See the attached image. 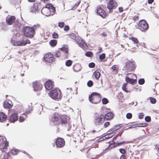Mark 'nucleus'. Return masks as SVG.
<instances>
[{
	"instance_id": "nucleus-1",
	"label": "nucleus",
	"mask_w": 159,
	"mask_h": 159,
	"mask_svg": "<svg viewBox=\"0 0 159 159\" xmlns=\"http://www.w3.org/2000/svg\"><path fill=\"white\" fill-rule=\"evenodd\" d=\"M55 9L53 6L51 4L46 5L45 7L42 9L41 13L43 15L48 16L52 15L54 13Z\"/></svg>"
},
{
	"instance_id": "nucleus-2",
	"label": "nucleus",
	"mask_w": 159,
	"mask_h": 159,
	"mask_svg": "<svg viewBox=\"0 0 159 159\" xmlns=\"http://www.w3.org/2000/svg\"><path fill=\"white\" fill-rule=\"evenodd\" d=\"M89 102L92 103H98L101 100V95L97 92H93L89 96Z\"/></svg>"
},
{
	"instance_id": "nucleus-3",
	"label": "nucleus",
	"mask_w": 159,
	"mask_h": 159,
	"mask_svg": "<svg viewBox=\"0 0 159 159\" xmlns=\"http://www.w3.org/2000/svg\"><path fill=\"white\" fill-rule=\"evenodd\" d=\"M136 68L135 63L134 61L127 60L124 67L125 70L127 72H131L135 70Z\"/></svg>"
},
{
	"instance_id": "nucleus-4",
	"label": "nucleus",
	"mask_w": 159,
	"mask_h": 159,
	"mask_svg": "<svg viewBox=\"0 0 159 159\" xmlns=\"http://www.w3.org/2000/svg\"><path fill=\"white\" fill-rule=\"evenodd\" d=\"M22 32L25 36L30 38H33L35 33L34 30L32 27L30 26L25 27L24 28Z\"/></svg>"
},
{
	"instance_id": "nucleus-5",
	"label": "nucleus",
	"mask_w": 159,
	"mask_h": 159,
	"mask_svg": "<svg viewBox=\"0 0 159 159\" xmlns=\"http://www.w3.org/2000/svg\"><path fill=\"white\" fill-rule=\"evenodd\" d=\"M50 97L52 98L57 100H60L62 97L61 92L58 89H54L52 90L50 92Z\"/></svg>"
},
{
	"instance_id": "nucleus-6",
	"label": "nucleus",
	"mask_w": 159,
	"mask_h": 159,
	"mask_svg": "<svg viewBox=\"0 0 159 159\" xmlns=\"http://www.w3.org/2000/svg\"><path fill=\"white\" fill-rule=\"evenodd\" d=\"M104 121V115L101 114L94 117L93 123L96 126H99L102 125Z\"/></svg>"
},
{
	"instance_id": "nucleus-7",
	"label": "nucleus",
	"mask_w": 159,
	"mask_h": 159,
	"mask_svg": "<svg viewBox=\"0 0 159 159\" xmlns=\"http://www.w3.org/2000/svg\"><path fill=\"white\" fill-rule=\"evenodd\" d=\"M60 115L58 113H55L52 116L50 119V120L55 125H59L60 124Z\"/></svg>"
},
{
	"instance_id": "nucleus-8",
	"label": "nucleus",
	"mask_w": 159,
	"mask_h": 159,
	"mask_svg": "<svg viewBox=\"0 0 159 159\" xmlns=\"http://www.w3.org/2000/svg\"><path fill=\"white\" fill-rule=\"evenodd\" d=\"M117 6V3L114 0H109L107 4V7L110 13H112L113 10L116 9Z\"/></svg>"
},
{
	"instance_id": "nucleus-9",
	"label": "nucleus",
	"mask_w": 159,
	"mask_h": 159,
	"mask_svg": "<svg viewBox=\"0 0 159 159\" xmlns=\"http://www.w3.org/2000/svg\"><path fill=\"white\" fill-rule=\"evenodd\" d=\"M139 28L142 31H144L148 28V25L146 20H140L138 24Z\"/></svg>"
},
{
	"instance_id": "nucleus-10",
	"label": "nucleus",
	"mask_w": 159,
	"mask_h": 159,
	"mask_svg": "<svg viewBox=\"0 0 159 159\" xmlns=\"http://www.w3.org/2000/svg\"><path fill=\"white\" fill-rule=\"evenodd\" d=\"M11 43L14 46H24L26 45L27 44H30V42L29 39H27L25 41H18L14 40H11Z\"/></svg>"
},
{
	"instance_id": "nucleus-11",
	"label": "nucleus",
	"mask_w": 159,
	"mask_h": 159,
	"mask_svg": "<svg viewBox=\"0 0 159 159\" xmlns=\"http://www.w3.org/2000/svg\"><path fill=\"white\" fill-rule=\"evenodd\" d=\"M54 143L57 147L59 148L63 147L65 146V144L64 139L60 137H58L56 139Z\"/></svg>"
},
{
	"instance_id": "nucleus-12",
	"label": "nucleus",
	"mask_w": 159,
	"mask_h": 159,
	"mask_svg": "<svg viewBox=\"0 0 159 159\" xmlns=\"http://www.w3.org/2000/svg\"><path fill=\"white\" fill-rule=\"evenodd\" d=\"M33 87L35 91H39L42 89L43 85L40 82L36 81L33 83Z\"/></svg>"
},
{
	"instance_id": "nucleus-13",
	"label": "nucleus",
	"mask_w": 159,
	"mask_h": 159,
	"mask_svg": "<svg viewBox=\"0 0 159 159\" xmlns=\"http://www.w3.org/2000/svg\"><path fill=\"white\" fill-rule=\"evenodd\" d=\"M122 126L120 125H116L113 126V128L110 129L108 132L109 133L108 134V135L110 136V137H111L112 136L114 135L115 134V131L120 129Z\"/></svg>"
},
{
	"instance_id": "nucleus-14",
	"label": "nucleus",
	"mask_w": 159,
	"mask_h": 159,
	"mask_svg": "<svg viewBox=\"0 0 159 159\" xmlns=\"http://www.w3.org/2000/svg\"><path fill=\"white\" fill-rule=\"evenodd\" d=\"M44 58L46 61L50 63L52 62L55 60L53 55L51 53L46 54Z\"/></svg>"
},
{
	"instance_id": "nucleus-15",
	"label": "nucleus",
	"mask_w": 159,
	"mask_h": 159,
	"mask_svg": "<svg viewBox=\"0 0 159 159\" xmlns=\"http://www.w3.org/2000/svg\"><path fill=\"white\" fill-rule=\"evenodd\" d=\"M97 13L103 18H105L107 14L100 6H98L97 7Z\"/></svg>"
},
{
	"instance_id": "nucleus-16",
	"label": "nucleus",
	"mask_w": 159,
	"mask_h": 159,
	"mask_svg": "<svg viewBox=\"0 0 159 159\" xmlns=\"http://www.w3.org/2000/svg\"><path fill=\"white\" fill-rule=\"evenodd\" d=\"M16 20L15 16L8 15L6 18V20L7 24L8 25H12Z\"/></svg>"
},
{
	"instance_id": "nucleus-17",
	"label": "nucleus",
	"mask_w": 159,
	"mask_h": 159,
	"mask_svg": "<svg viewBox=\"0 0 159 159\" xmlns=\"http://www.w3.org/2000/svg\"><path fill=\"white\" fill-rule=\"evenodd\" d=\"M54 82L53 81L48 80L44 84V86L45 88L48 90H50L53 88Z\"/></svg>"
},
{
	"instance_id": "nucleus-18",
	"label": "nucleus",
	"mask_w": 159,
	"mask_h": 159,
	"mask_svg": "<svg viewBox=\"0 0 159 159\" xmlns=\"http://www.w3.org/2000/svg\"><path fill=\"white\" fill-rule=\"evenodd\" d=\"M18 116L17 114L16 113H14L11 115L9 117V121L11 122H14L17 120Z\"/></svg>"
},
{
	"instance_id": "nucleus-19",
	"label": "nucleus",
	"mask_w": 159,
	"mask_h": 159,
	"mask_svg": "<svg viewBox=\"0 0 159 159\" xmlns=\"http://www.w3.org/2000/svg\"><path fill=\"white\" fill-rule=\"evenodd\" d=\"M59 49L65 53L64 57L68 58V55L69 54L68 48L67 47H64L60 48Z\"/></svg>"
},
{
	"instance_id": "nucleus-20",
	"label": "nucleus",
	"mask_w": 159,
	"mask_h": 159,
	"mask_svg": "<svg viewBox=\"0 0 159 159\" xmlns=\"http://www.w3.org/2000/svg\"><path fill=\"white\" fill-rule=\"evenodd\" d=\"M113 117L114 115L111 112L108 113L105 115H104V119L105 120H110L113 118Z\"/></svg>"
},
{
	"instance_id": "nucleus-21",
	"label": "nucleus",
	"mask_w": 159,
	"mask_h": 159,
	"mask_svg": "<svg viewBox=\"0 0 159 159\" xmlns=\"http://www.w3.org/2000/svg\"><path fill=\"white\" fill-rule=\"evenodd\" d=\"M60 124H65L67 123V116L65 115L60 116Z\"/></svg>"
},
{
	"instance_id": "nucleus-22",
	"label": "nucleus",
	"mask_w": 159,
	"mask_h": 159,
	"mask_svg": "<svg viewBox=\"0 0 159 159\" xmlns=\"http://www.w3.org/2000/svg\"><path fill=\"white\" fill-rule=\"evenodd\" d=\"M73 69L74 71L78 72L80 71L81 69V65L79 63L75 64L73 67Z\"/></svg>"
},
{
	"instance_id": "nucleus-23",
	"label": "nucleus",
	"mask_w": 159,
	"mask_h": 159,
	"mask_svg": "<svg viewBox=\"0 0 159 159\" xmlns=\"http://www.w3.org/2000/svg\"><path fill=\"white\" fill-rule=\"evenodd\" d=\"M8 146V142L0 145V150L2 152L6 151L7 149V147Z\"/></svg>"
},
{
	"instance_id": "nucleus-24",
	"label": "nucleus",
	"mask_w": 159,
	"mask_h": 159,
	"mask_svg": "<svg viewBox=\"0 0 159 159\" xmlns=\"http://www.w3.org/2000/svg\"><path fill=\"white\" fill-rule=\"evenodd\" d=\"M38 4L36 2L34 3L33 6L30 7V11L32 12H35L38 10Z\"/></svg>"
},
{
	"instance_id": "nucleus-25",
	"label": "nucleus",
	"mask_w": 159,
	"mask_h": 159,
	"mask_svg": "<svg viewBox=\"0 0 159 159\" xmlns=\"http://www.w3.org/2000/svg\"><path fill=\"white\" fill-rule=\"evenodd\" d=\"M125 80L127 83H128L132 84H134L137 81L136 80L130 79L128 76L125 77Z\"/></svg>"
},
{
	"instance_id": "nucleus-26",
	"label": "nucleus",
	"mask_w": 159,
	"mask_h": 159,
	"mask_svg": "<svg viewBox=\"0 0 159 159\" xmlns=\"http://www.w3.org/2000/svg\"><path fill=\"white\" fill-rule=\"evenodd\" d=\"M7 118V115L4 113L0 112V122H3Z\"/></svg>"
},
{
	"instance_id": "nucleus-27",
	"label": "nucleus",
	"mask_w": 159,
	"mask_h": 159,
	"mask_svg": "<svg viewBox=\"0 0 159 159\" xmlns=\"http://www.w3.org/2000/svg\"><path fill=\"white\" fill-rule=\"evenodd\" d=\"M3 106L5 108L9 109L11 108L12 107V105L7 101L4 102Z\"/></svg>"
},
{
	"instance_id": "nucleus-28",
	"label": "nucleus",
	"mask_w": 159,
	"mask_h": 159,
	"mask_svg": "<svg viewBox=\"0 0 159 159\" xmlns=\"http://www.w3.org/2000/svg\"><path fill=\"white\" fill-rule=\"evenodd\" d=\"M7 142H8L7 141V139L5 137L0 136V145Z\"/></svg>"
},
{
	"instance_id": "nucleus-29",
	"label": "nucleus",
	"mask_w": 159,
	"mask_h": 159,
	"mask_svg": "<svg viewBox=\"0 0 159 159\" xmlns=\"http://www.w3.org/2000/svg\"><path fill=\"white\" fill-rule=\"evenodd\" d=\"M57 44V40L55 39H52L49 42V44L52 47H54L56 46Z\"/></svg>"
},
{
	"instance_id": "nucleus-30",
	"label": "nucleus",
	"mask_w": 159,
	"mask_h": 159,
	"mask_svg": "<svg viewBox=\"0 0 159 159\" xmlns=\"http://www.w3.org/2000/svg\"><path fill=\"white\" fill-rule=\"evenodd\" d=\"M100 75V73L98 70L96 71L93 74L95 78L97 80L99 79Z\"/></svg>"
},
{
	"instance_id": "nucleus-31",
	"label": "nucleus",
	"mask_w": 159,
	"mask_h": 159,
	"mask_svg": "<svg viewBox=\"0 0 159 159\" xmlns=\"http://www.w3.org/2000/svg\"><path fill=\"white\" fill-rule=\"evenodd\" d=\"M14 23V26L16 28H19L20 27L21 24L20 22L18 21L15 20Z\"/></svg>"
},
{
	"instance_id": "nucleus-32",
	"label": "nucleus",
	"mask_w": 159,
	"mask_h": 159,
	"mask_svg": "<svg viewBox=\"0 0 159 159\" xmlns=\"http://www.w3.org/2000/svg\"><path fill=\"white\" fill-rule=\"evenodd\" d=\"M72 61L70 60H68L65 62V65L67 67L71 66L72 64Z\"/></svg>"
},
{
	"instance_id": "nucleus-33",
	"label": "nucleus",
	"mask_w": 159,
	"mask_h": 159,
	"mask_svg": "<svg viewBox=\"0 0 159 159\" xmlns=\"http://www.w3.org/2000/svg\"><path fill=\"white\" fill-rule=\"evenodd\" d=\"M20 152V151L16 149H13L11 150V153L13 155H16L18 154Z\"/></svg>"
},
{
	"instance_id": "nucleus-34",
	"label": "nucleus",
	"mask_w": 159,
	"mask_h": 159,
	"mask_svg": "<svg viewBox=\"0 0 159 159\" xmlns=\"http://www.w3.org/2000/svg\"><path fill=\"white\" fill-rule=\"evenodd\" d=\"M26 118V115L25 114H23L22 115L19 117V121L20 122L23 121Z\"/></svg>"
},
{
	"instance_id": "nucleus-35",
	"label": "nucleus",
	"mask_w": 159,
	"mask_h": 159,
	"mask_svg": "<svg viewBox=\"0 0 159 159\" xmlns=\"http://www.w3.org/2000/svg\"><path fill=\"white\" fill-rule=\"evenodd\" d=\"M32 28L34 30V31H35V30H38L41 29L40 25L39 24L35 25L33 26Z\"/></svg>"
},
{
	"instance_id": "nucleus-36",
	"label": "nucleus",
	"mask_w": 159,
	"mask_h": 159,
	"mask_svg": "<svg viewBox=\"0 0 159 159\" xmlns=\"http://www.w3.org/2000/svg\"><path fill=\"white\" fill-rule=\"evenodd\" d=\"M127 85V83H125L123 84L122 86V89L126 92H128V90L127 88H126Z\"/></svg>"
},
{
	"instance_id": "nucleus-37",
	"label": "nucleus",
	"mask_w": 159,
	"mask_h": 159,
	"mask_svg": "<svg viewBox=\"0 0 159 159\" xmlns=\"http://www.w3.org/2000/svg\"><path fill=\"white\" fill-rule=\"evenodd\" d=\"M54 55L56 57H59L61 55V52L59 51H56L55 52L54 54Z\"/></svg>"
},
{
	"instance_id": "nucleus-38",
	"label": "nucleus",
	"mask_w": 159,
	"mask_h": 159,
	"mask_svg": "<svg viewBox=\"0 0 159 159\" xmlns=\"http://www.w3.org/2000/svg\"><path fill=\"white\" fill-rule=\"evenodd\" d=\"M67 35H69L73 39L75 40L76 39V36L75 34L72 33L70 34H68Z\"/></svg>"
},
{
	"instance_id": "nucleus-39",
	"label": "nucleus",
	"mask_w": 159,
	"mask_h": 159,
	"mask_svg": "<svg viewBox=\"0 0 159 159\" xmlns=\"http://www.w3.org/2000/svg\"><path fill=\"white\" fill-rule=\"evenodd\" d=\"M86 56L89 57H91L93 56V54L91 52L88 51L85 54Z\"/></svg>"
},
{
	"instance_id": "nucleus-40",
	"label": "nucleus",
	"mask_w": 159,
	"mask_h": 159,
	"mask_svg": "<svg viewBox=\"0 0 159 159\" xmlns=\"http://www.w3.org/2000/svg\"><path fill=\"white\" fill-rule=\"evenodd\" d=\"M58 26L61 28H62L64 27L65 25V23L63 22L60 21L58 23Z\"/></svg>"
},
{
	"instance_id": "nucleus-41",
	"label": "nucleus",
	"mask_w": 159,
	"mask_h": 159,
	"mask_svg": "<svg viewBox=\"0 0 159 159\" xmlns=\"http://www.w3.org/2000/svg\"><path fill=\"white\" fill-rule=\"evenodd\" d=\"M130 39L133 41L135 43L137 44L139 42L138 39L134 37H133L130 38Z\"/></svg>"
},
{
	"instance_id": "nucleus-42",
	"label": "nucleus",
	"mask_w": 159,
	"mask_h": 159,
	"mask_svg": "<svg viewBox=\"0 0 159 159\" xmlns=\"http://www.w3.org/2000/svg\"><path fill=\"white\" fill-rule=\"evenodd\" d=\"M106 57V54L104 53L102 54L99 56V59L101 60H104Z\"/></svg>"
},
{
	"instance_id": "nucleus-43",
	"label": "nucleus",
	"mask_w": 159,
	"mask_h": 159,
	"mask_svg": "<svg viewBox=\"0 0 159 159\" xmlns=\"http://www.w3.org/2000/svg\"><path fill=\"white\" fill-rule=\"evenodd\" d=\"M52 37L54 39H57L58 38L59 35L58 34L55 32H54L52 34Z\"/></svg>"
},
{
	"instance_id": "nucleus-44",
	"label": "nucleus",
	"mask_w": 159,
	"mask_h": 159,
	"mask_svg": "<svg viewBox=\"0 0 159 159\" xmlns=\"http://www.w3.org/2000/svg\"><path fill=\"white\" fill-rule=\"evenodd\" d=\"M111 69L113 70L112 71H118V67L116 65H113L111 67Z\"/></svg>"
},
{
	"instance_id": "nucleus-45",
	"label": "nucleus",
	"mask_w": 159,
	"mask_h": 159,
	"mask_svg": "<svg viewBox=\"0 0 159 159\" xmlns=\"http://www.w3.org/2000/svg\"><path fill=\"white\" fill-rule=\"evenodd\" d=\"M81 48L87 49L88 48V46L87 44L85 43H83L81 46H80Z\"/></svg>"
},
{
	"instance_id": "nucleus-46",
	"label": "nucleus",
	"mask_w": 159,
	"mask_h": 159,
	"mask_svg": "<svg viewBox=\"0 0 159 159\" xmlns=\"http://www.w3.org/2000/svg\"><path fill=\"white\" fill-rule=\"evenodd\" d=\"M102 102L103 104H106L108 102V100L107 98H104L102 99Z\"/></svg>"
},
{
	"instance_id": "nucleus-47",
	"label": "nucleus",
	"mask_w": 159,
	"mask_h": 159,
	"mask_svg": "<svg viewBox=\"0 0 159 159\" xmlns=\"http://www.w3.org/2000/svg\"><path fill=\"white\" fill-rule=\"evenodd\" d=\"M9 156V153H5L3 156V159H8Z\"/></svg>"
},
{
	"instance_id": "nucleus-48",
	"label": "nucleus",
	"mask_w": 159,
	"mask_h": 159,
	"mask_svg": "<svg viewBox=\"0 0 159 159\" xmlns=\"http://www.w3.org/2000/svg\"><path fill=\"white\" fill-rule=\"evenodd\" d=\"M93 85V83L91 80H89L87 82V85L89 87H92Z\"/></svg>"
},
{
	"instance_id": "nucleus-49",
	"label": "nucleus",
	"mask_w": 159,
	"mask_h": 159,
	"mask_svg": "<svg viewBox=\"0 0 159 159\" xmlns=\"http://www.w3.org/2000/svg\"><path fill=\"white\" fill-rule=\"evenodd\" d=\"M145 82V80L143 79H141L139 80L138 82L140 84H143Z\"/></svg>"
},
{
	"instance_id": "nucleus-50",
	"label": "nucleus",
	"mask_w": 159,
	"mask_h": 159,
	"mask_svg": "<svg viewBox=\"0 0 159 159\" xmlns=\"http://www.w3.org/2000/svg\"><path fill=\"white\" fill-rule=\"evenodd\" d=\"M110 125V123L109 122H106L104 124V127L105 128H106L109 126Z\"/></svg>"
},
{
	"instance_id": "nucleus-51",
	"label": "nucleus",
	"mask_w": 159,
	"mask_h": 159,
	"mask_svg": "<svg viewBox=\"0 0 159 159\" xmlns=\"http://www.w3.org/2000/svg\"><path fill=\"white\" fill-rule=\"evenodd\" d=\"M95 66V64L93 62H91L89 64V66L90 68H93Z\"/></svg>"
},
{
	"instance_id": "nucleus-52",
	"label": "nucleus",
	"mask_w": 159,
	"mask_h": 159,
	"mask_svg": "<svg viewBox=\"0 0 159 159\" xmlns=\"http://www.w3.org/2000/svg\"><path fill=\"white\" fill-rule=\"evenodd\" d=\"M144 116V114L143 113H140L139 114L138 117L139 119H142L143 118Z\"/></svg>"
},
{
	"instance_id": "nucleus-53",
	"label": "nucleus",
	"mask_w": 159,
	"mask_h": 159,
	"mask_svg": "<svg viewBox=\"0 0 159 159\" xmlns=\"http://www.w3.org/2000/svg\"><path fill=\"white\" fill-rule=\"evenodd\" d=\"M32 110L33 109L32 107H28V109L26 110V113L28 114L30 113Z\"/></svg>"
},
{
	"instance_id": "nucleus-54",
	"label": "nucleus",
	"mask_w": 159,
	"mask_h": 159,
	"mask_svg": "<svg viewBox=\"0 0 159 159\" xmlns=\"http://www.w3.org/2000/svg\"><path fill=\"white\" fill-rule=\"evenodd\" d=\"M132 114L131 113H128L126 115V117L128 119H130L132 117Z\"/></svg>"
},
{
	"instance_id": "nucleus-55",
	"label": "nucleus",
	"mask_w": 159,
	"mask_h": 159,
	"mask_svg": "<svg viewBox=\"0 0 159 159\" xmlns=\"http://www.w3.org/2000/svg\"><path fill=\"white\" fill-rule=\"evenodd\" d=\"M150 101L152 103V104H155L156 102V99L153 98H150Z\"/></svg>"
},
{
	"instance_id": "nucleus-56",
	"label": "nucleus",
	"mask_w": 159,
	"mask_h": 159,
	"mask_svg": "<svg viewBox=\"0 0 159 159\" xmlns=\"http://www.w3.org/2000/svg\"><path fill=\"white\" fill-rule=\"evenodd\" d=\"M145 121L147 122H149L151 121V117L149 116H147L145 117Z\"/></svg>"
},
{
	"instance_id": "nucleus-57",
	"label": "nucleus",
	"mask_w": 159,
	"mask_h": 159,
	"mask_svg": "<svg viewBox=\"0 0 159 159\" xmlns=\"http://www.w3.org/2000/svg\"><path fill=\"white\" fill-rule=\"evenodd\" d=\"M70 29V27L68 25H66L64 26V30L66 31H68Z\"/></svg>"
},
{
	"instance_id": "nucleus-58",
	"label": "nucleus",
	"mask_w": 159,
	"mask_h": 159,
	"mask_svg": "<svg viewBox=\"0 0 159 159\" xmlns=\"http://www.w3.org/2000/svg\"><path fill=\"white\" fill-rule=\"evenodd\" d=\"M120 152L122 154H124L126 153L125 150L123 148H120L119 149Z\"/></svg>"
},
{
	"instance_id": "nucleus-59",
	"label": "nucleus",
	"mask_w": 159,
	"mask_h": 159,
	"mask_svg": "<svg viewBox=\"0 0 159 159\" xmlns=\"http://www.w3.org/2000/svg\"><path fill=\"white\" fill-rule=\"evenodd\" d=\"M125 141H123V142H121L119 143H116V145L115 146H120V145H121L122 144H124L125 143Z\"/></svg>"
},
{
	"instance_id": "nucleus-60",
	"label": "nucleus",
	"mask_w": 159,
	"mask_h": 159,
	"mask_svg": "<svg viewBox=\"0 0 159 159\" xmlns=\"http://www.w3.org/2000/svg\"><path fill=\"white\" fill-rule=\"evenodd\" d=\"M139 17L138 16H136L133 17V20L134 21H135L139 20Z\"/></svg>"
},
{
	"instance_id": "nucleus-61",
	"label": "nucleus",
	"mask_w": 159,
	"mask_h": 159,
	"mask_svg": "<svg viewBox=\"0 0 159 159\" xmlns=\"http://www.w3.org/2000/svg\"><path fill=\"white\" fill-rule=\"evenodd\" d=\"M84 42L82 40H79V41H78V43H79L80 46H81V44H82V43H84Z\"/></svg>"
},
{
	"instance_id": "nucleus-62",
	"label": "nucleus",
	"mask_w": 159,
	"mask_h": 159,
	"mask_svg": "<svg viewBox=\"0 0 159 159\" xmlns=\"http://www.w3.org/2000/svg\"><path fill=\"white\" fill-rule=\"evenodd\" d=\"M101 35L104 37H106L107 36V33L106 32H103L101 34Z\"/></svg>"
},
{
	"instance_id": "nucleus-63",
	"label": "nucleus",
	"mask_w": 159,
	"mask_h": 159,
	"mask_svg": "<svg viewBox=\"0 0 159 159\" xmlns=\"http://www.w3.org/2000/svg\"><path fill=\"white\" fill-rule=\"evenodd\" d=\"M120 159H126V157L125 155H121L120 157Z\"/></svg>"
},
{
	"instance_id": "nucleus-64",
	"label": "nucleus",
	"mask_w": 159,
	"mask_h": 159,
	"mask_svg": "<svg viewBox=\"0 0 159 159\" xmlns=\"http://www.w3.org/2000/svg\"><path fill=\"white\" fill-rule=\"evenodd\" d=\"M119 10L120 12H121L123 11V8L122 7H120L119 8Z\"/></svg>"
}]
</instances>
